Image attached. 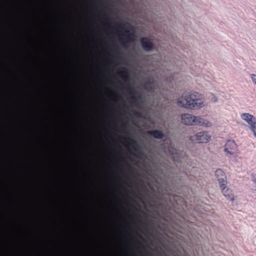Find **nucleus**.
<instances>
[{"instance_id":"obj_1","label":"nucleus","mask_w":256,"mask_h":256,"mask_svg":"<svg viewBox=\"0 0 256 256\" xmlns=\"http://www.w3.org/2000/svg\"><path fill=\"white\" fill-rule=\"evenodd\" d=\"M204 96L198 92H184L177 98V105L187 109L198 110L204 106Z\"/></svg>"},{"instance_id":"obj_2","label":"nucleus","mask_w":256,"mask_h":256,"mask_svg":"<svg viewBox=\"0 0 256 256\" xmlns=\"http://www.w3.org/2000/svg\"><path fill=\"white\" fill-rule=\"evenodd\" d=\"M182 122L188 126H199L206 127H210L212 124L207 120L195 116L190 114H184L181 116Z\"/></svg>"},{"instance_id":"obj_3","label":"nucleus","mask_w":256,"mask_h":256,"mask_svg":"<svg viewBox=\"0 0 256 256\" xmlns=\"http://www.w3.org/2000/svg\"><path fill=\"white\" fill-rule=\"evenodd\" d=\"M210 139V136L207 132H200L190 136L189 140L194 143H206Z\"/></svg>"},{"instance_id":"obj_4","label":"nucleus","mask_w":256,"mask_h":256,"mask_svg":"<svg viewBox=\"0 0 256 256\" xmlns=\"http://www.w3.org/2000/svg\"><path fill=\"white\" fill-rule=\"evenodd\" d=\"M240 117L250 125V129L252 131L256 130V118L254 116L248 113H243L241 114Z\"/></svg>"},{"instance_id":"obj_5","label":"nucleus","mask_w":256,"mask_h":256,"mask_svg":"<svg viewBox=\"0 0 256 256\" xmlns=\"http://www.w3.org/2000/svg\"><path fill=\"white\" fill-rule=\"evenodd\" d=\"M215 176L218 182L220 187L227 186V180L225 172L221 168H217L215 172Z\"/></svg>"},{"instance_id":"obj_6","label":"nucleus","mask_w":256,"mask_h":256,"mask_svg":"<svg viewBox=\"0 0 256 256\" xmlns=\"http://www.w3.org/2000/svg\"><path fill=\"white\" fill-rule=\"evenodd\" d=\"M237 150V146L233 140H228L224 146V152L230 155L234 154Z\"/></svg>"},{"instance_id":"obj_7","label":"nucleus","mask_w":256,"mask_h":256,"mask_svg":"<svg viewBox=\"0 0 256 256\" xmlns=\"http://www.w3.org/2000/svg\"><path fill=\"white\" fill-rule=\"evenodd\" d=\"M140 44L143 50L146 52H150L154 48V44L147 38L143 37L140 38Z\"/></svg>"},{"instance_id":"obj_8","label":"nucleus","mask_w":256,"mask_h":256,"mask_svg":"<svg viewBox=\"0 0 256 256\" xmlns=\"http://www.w3.org/2000/svg\"><path fill=\"white\" fill-rule=\"evenodd\" d=\"M222 190V192L223 194L228 199L233 201L234 200V195L232 193V190L226 186H224L223 187H220Z\"/></svg>"},{"instance_id":"obj_9","label":"nucleus","mask_w":256,"mask_h":256,"mask_svg":"<svg viewBox=\"0 0 256 256\" xmlns=\"http://www.w3.org/2000/svg\"><path fill=\"white\" fill-rule=\"evenodd\" d=\"M126 32V35L125 37L126 40H122V43L123 44L124 46H126L127 42L126 41L128 42H134V41L136 36L134 32H132L131 33H129L128 31L127 30H125Z\"/></svg>"},{"instance_id":"obj_10","label":"nucleus","mask_w":256,"mask_h":256,"mask_svg":"<svg viewBox=\"0 0 256 256\" xmlns=\"http://www.w3.org/2000/svg\"><path fill=\"white\" fill-rule=\"evenodd\" d=\"M146 134L156 139H162L164 136L161 130H148Z\"/></svg>"},{"instance_id":"obj_11","label":"nucleus","mask_w":256,"mask_h":256,"mask_svg":"<svg viewBox=\"0 0 256 256\" xmlns=\"http://www.w3.org/2000/svg\"><path fill=\"white\" fill-rule=\"evenodd\" d=\"M178 46L186 54V56L184 54V58H186L187 56H189V52H191V49L190 46L188 45L186 42H180L179 44H177V46Z\"/></svg>"},{"instance_id":"obj_12","label":"nucleus","mask_w":256,"mask_h":256,"mask_svg":"<svg viewBox=\"0 0 256 256\" xmlns=\"http://www.w3.org/2000/svg\"><path fill=\"white\" fill-rule=\"evenodd\" d=\"M181 24L184 26V28L186 29L187 31H189V29L192 30L194 32H196V31L190 27V22L188 20V18L186 16H184V20H181Z\"/></svg>"},{"instance_id":"obj_13","label":"nucleus","mask_w":256,"mask_h":256,"mask_svg":"<svg viewBox=\"0 0 256 256\" xmlns=\"http://www.w3.org/2000/svg\"><path fill=\"white\" fill-rule=\"evenodd\" d=\"M120 76L123 78L124 82H127L129 80V74L128 70L124 68H122V70L118 72Z\"/></svg>"},{"instance_id":"obj_14","label":"nucleus","mask_w":256,"mask_h":256,"mask_svg":"<svg viewBox=\"0 0 256 256\" xmlns=\"http://www.w3.org/2000/svg\"><path fill=\"white\" fill-rule=\"evenodd\" d=\"M252 181L254 184L252 185V187L251 188V190L252 193L256 196V175L252 174Z\"/></svg>"},{"instance_id":"obj_15","label":"nucleus","mask_w":256,"mask_h":256,"mask_svg":"<svg viewBox=\"0 0 256 256\" xmlns=\"http://www.w3.org/2000/svg\"><path fill=\"white\" fill-rule=\"evenodd\" d=\"M126 140L129 142V144L134 148L135 152H136V150L134 148V146L136 145V142L132 138H127Z\"/></svg>"},{"instance_id":"obj_16","label":"nucleus","mask_w":256,"mask_h":256,"mask_svg":"<svg viewBox=\"0 0 256 256\" xmlns=\"http://www.w3.org/2000/svg\"><path fill=\"white\" fill-rule=\"evenodd\" d=\"M188 196L184 194L183 198H182L183 204L182 206V209L184 212H185V208H186V204L187 202L186 200H188Z\"/></svg>"},{"instance_id":"obj_17","label":"nucleus","mask_w":256,"mask_h":256,"mask_svg":"<svg viewBox=\"0 0 256 256\" xmlns=\"http://www.w3.org/2000/svg\"><path fill=\"white\" fill-rule=\"evenodd\" d=\"M114 25H115V26L116 27V28H119L120 30L124 29V24L116 23Z\"/></svg>"},{"instance_id":"obj_18","label":"nucleus","mask_w":256,"mask_h":256,"mask_svg":"<svg viewBox=\"0 0 256 256\" xmlns=\"http://www.w3.org/2000/svg\"><path fill=\"white\" fill-rule=\"evenodd\" d=\"M250 78L252 80V82L256 84V74H250Z\"/></svg>"},{"instance_id":"obj_19","label":"nucleus","mask_w":256,"mask_h":256,"mask_svg":"<svg viewBox=\"0 0 256 256\" xmlns=\"http://www.w3.org/2000/svg\"><path fill=\"white\" fill-rule=\"evenodd\" d=\"M131 98H132V103H133L134 105H136V102H137L136 98V96H132L131 97Z\"/></svg>"},{"instance_id":"obj_20","label":"nucleus","mask_w":256,"mask_h":256,"mask_svg":"<svg viewBox=\"0 0 256 256\" xmlns=\"http://www.w3.org/2000/svg\"><path fill=\"white\" fill-rule=\"evenodd\" d=\"M127 89L129 91V93L130 94H133L134 92V90L132 88L128 87Z\"/></svg>"},{"instance_id":"obj_21","label":"nucleus","mask_w":256,"mask_h":256,"mask_svg":"<svg viewBox=\"0 0 256 256\" xmlns=\"http://www.w3.org/2000/svg\"><path fill=\"white\" fill-rule=\"evenodd\" d=\"M113 50L114 52H116L118 50V48L116 44H113Z\"/></svg>"},{"instance_id":"obj_22","label":"nucleus","mask_w":256,"mask_h":256,"mask_svg":"<svg viewBox=\"0 0 256 256\" xmlns=\"http://www.w3.org/2000/svg\"><path fill=\"white\" fill-rule=\"evenodd\" d=\"M134 115L136 116H138V117H140L141 116V115H140V112H136L134 113Z\"/></svg>"},{"instance_id":"obj_23","label":"nucleus","mask_w":256,"mask_h":256,"mask_svg":"<svg viewBox=\"0 0 256 256\" xmlns=\"http://www.w3.org/2000/svg\"><path fill=\"white\" fill-rule=\"evenodd\" d=\"M126 166L130 170H132V167H130V166L126 165Z\"/></svg>"},{"instance_id":"obj_24","label":"nucleus","mask_w":256,"mask_h":256,"mask_svg":"<svg viewBox=\"0 0 256 256\" xmlns=\"http://www.w3.org/2000/svg\"><path fill=\"white\" fill-rule=\"evenodd\" d=\"M178 84H180V83H177V92L180 90L178 88Z\"/></svg>"},{"instance_id":"obj_25","label":"nucleus","mask_w":256,"mask_h":256,"mask_svg":"<svg viewBox=\"0 0 256 256\" xmlns=\"http://www.w3.org/2000/svg\"><path fill=\"white\" fill-rule=\"evenodd\" d=\"M253 132H254V136L256 137V130H254V131H252Z\"/></svg>"},{"instance_id":"obj_26","label":"nucleus","mask_w":256,"mask_h":256,"mask_svg":"<svg viewBox=\"0 0 256 256\" xmlns=\"http://www.w3.org/2000/svg\"><path fill=\"white\" fill-rule=\"evenodd\" d=\"M178 65H179V64H178V60L177 58V64H176L177 67L178 66Z\"/></svg>"},{"instance_id":"obj_27","label":"nucleus","mask_w":256,"mask_h":256,"mask_svg":"<svg viewBox=\"0 0 256 256\" xmlns=\"http://www.w3.org/2000/svg\"><path fill=\"white\" fill-rule=\"evenodd\" d=\"M182 60H184V64H187V63L186 62V60H184V58H182Z\"/></svg>"},{"instance_id":"obj_28","label":"nucleus","mask_w":256,"mask_h":256,"mask_svg":"<svg viewBox=\"0 0 256 256\" xmlns=\"http://www.w3.org/2000/svg\"><path fill=\"white\" fill-rule=\"evenodd\" d=\"M138 236L140 238H142V237L140 236V235L139 234H137Z\"/></svg>"},{"instance_id":"obj_29","label":"nucleus","mask_w":256,"mask_h":256,"mask_svg":"<svg viewBox=\"0 0 256 256\" xmlns=\"http://www.w3.org/2000/svg\"><path fill=\"white\" fill-rule=\"evenodd\" d=\"M176 74H177V79H178V72H177V73H176Z\"/></svg>"},{"instance_id":"obj_30","label":"nucleus","mask_w":256,"mask_h":256,"mask_svg":"<svg viewBox=\"0 0 256 256\" xmlns=\"http://www.w3.org/2000/svg\"><path fill=\"white\" fill-rule=\"evenodd\" d=\"M140 245H141V246H142V249H144V247L142 244H140Z\"/></svg>"},{"instance_id":"obj_31","label":"nucleus","mask_w":256,"mask_h":256,"mask_svg":"<svg viewBox=\"0 0 256 256\" xmlns=\"http://www.w3.org/2000/svg\"><path fill=\"white\" fill-rule=\"evenodd\" d=\"M176 56H177V57H178V56H179L178 54V52H177Z\"/></svg>"},{"instance_id":"obj_32","label":"nucleus","mask_w":256,"mask_h":256,"mask_svg":"<svg viewBox=\"0 0 256 256\" xmlns=\"http://www.w3.org/2000/svg\"><path fill=\"white\" fill-rule=\"evenodd\" d=\"M189 1H193L194 0H188Z\"/></svg>"}]
</instances>
